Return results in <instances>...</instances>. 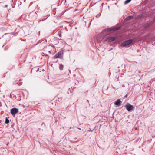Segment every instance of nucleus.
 I'll list each match as a JSON object with an SVG mask.
<instances>
[{
	"label": "nucleus",
	"mask_w": 155,
	"mask_h": 155,
	"mask_svg": "<svg viewBox=\"0 0 155 155\" xmlns=\"http://www.w3.org/2000/svg\"><path fill=\"white\" fill-rule=\"evenodd\" d=\"M64 51L61 50L57 53L54 57V59H56L59 58L61 59H63V58Z\"/></svg>",
	"instance_id": "f257e3e1"
},
{
	"label": "nucleus",
	"mask_w": 155,
	"mask_h": 155,
	"mask_svg": "<svg viewBox=\"0 0 155 155\" xmlns=\"http://www.w3.org/2000/svg\"><path fill=\"white\" fill-rule=\"evenodd\" d=\"M133 40L130 39L128 40L125 41L120 44L121 47H125L128 46L131 44L133 42Z\"/></svg>",
	"instance_id": "f03ea898"
},
{
	"label": "nucleus",
	"mask_w": 155,
	"mask_h": 155,
	"mask_svg": "<svg viewBox=\"0 0 155 155\" xmlns=\"http://www.w3.org/2000/svg\"><path fill=\"white\" fill-rule=\"evenodd\" d=\"M125 107L129 112H131L134 109V107L130 104L127 103L125 106Z\"/></svg>",
	"instance_id": "7ed1b4c3"
},
{
	"label": "nucleus",
	"mask_w": 155,
	"mask_h": 155,
	"mask_svg": "<svg viewBox=\"0 0 155 155\" xmlns=\"http://www.w3.org/2000/svg\"><path fill=\"white\" fill-rule=\"evenodd\" d=\"M18 112V110L16 108H13L10 110V113L12 115H15Z\"/></svg>",
	"instance_id": "20e7f679"
},
{
	"label": "nucleus",
	"mask_w": 155,
	"mask_h": 155,
	"mask_svg": "<svg viewBox=\"0 0 155 155\" xmlns=\"http://www.w3.org/2000/svg\"><path fill=\"white\" fill-rule=\"evenodd\" d=\"M121 101L120 99H117L114 103V104L118 106H120L121 104Z\"/></svg>",
	"instance_id": "39448f33"
},
{
	"label": "nucleus",
	"mask_w": 155,
	"mask_h": 155,
	"mask_svg": "<svg viewBox=\"0 0 155 155\" xmlns=\"http://www.w3.org/2000/svg\"><path fill=\"white\" fill-rule=\"evenodd\" d=\"M118 29V28H116L115 30H117ZM115 30V29L114 28H107L105 30V31L107 32H111Z\"/></svg>",
	"instance_id": "423d86ee"
},
{
	"label": "nucleus",
	"mask_w": 155,
	"mask_h": 155,
	"mask_svg": "<svg viewBox=\"0 0 155 155\" xmlns=\"http://www.w3.org/2000/svg\"><path fill=\"white\" fill-rule=\"evenodd\" d=\"M115 39V38L113 37H110L107 39V41L109 42L112 41H114Z\"/></svg>",
	"instance_id": "0eeeda50"
},
{
	"label": "nucleus",
	"mask_w": 155,
	"mask_h": 155,
	"mask_svg": "<svg viewBox=\"0 0 155 155\" xmlns=\"http://www.w3.org/2000/svg\"><path fill=\"white\" fill-rule=\"evenodd\" d=\"M59 67L60 70H63V66L61 64H59Z\"/></svg>",
	"instance_id": "6e6552de"
},
{
	"label": "nucleus",
	"mask_w": 155,
	"mask_h": 155,
	"mask_svg": "<svg viewBox=\"0 0 155 155\" xmlns=\"http://www.w3.org/2000/svg\"><path fill=\"white\" fill-rule=\"evenodd\" d=\"M133 18V16H129L127 17L126 18V19L127 20H130V19H132Z\"/></svg>",
	"instance_id": "1a4fd4ad"
},
{
	"label": "nucleus",
	"mask_w": 155,
	"mask_h": 155,
	"mask_svg": "<svg viewBox=\"0 0 155 155\" xmlns=\"http://www.w3.org/2000/svg\"><path fill=\"white\" fill-rule=\"evenodd\" d=\"M131 0H126L124 2V4H126L129 3Z\"/></svg>",
	"instance_id": "9d476101"
},
{
	"label": "nucleus",
	"mask_w": 155,
	"mask_h": 155,
	"mask_svg": "<svg viewBox=\"0 0 155 155\" xmlns=\"http://www.w3.org/2000/svg\"><path fill=\"white\" fill-rule=\"evenodd\" d=\"M9 122V120L7 118L5 119V123L8 124Z\"/></svg>",
	"instance_id": "9b49d317"
},
{
	"label": "nucleus",
	"mask_w": 155,
	"mask_h": 155,
	"mask_svg": "<svg viewBox=\"0 0 155 155\" xmlns=\"http://www.w3.org/2000/svg\"><path fill=\"white\" fill-rule=\"evenodd\" d=\"M58 34L60 36H61V31H58Z\"/></svg>",
	"instance_id": "f8f14e48"
},
{
	"label": "nucleus",
	"mask_w": 155,
	"mask_h": 155,
	"mask_svg": "<svg viewBox=\"0 0 155 155\" xmlns=\"http://www.w3.org/2000/svg\"><path fill=\"white\" fill-rule=\"evenodd\" d=\"M50 47H51V48H52V47L51 45H49L48 47V48H50Z\"/></svg>",
	"instance_id": "ddd939ff"
},
{
	"label": "nucleus",
	"mask_w": 155,
	"mask_h": 155,
	"mask_svg": "<svg viewBox=\"0 0 155 155\" xmlns=\"http://www.w3.org/2000/svg\"><path fill=\"white\" fill-rule=\"evenodd\" d=\"M48 52L50 54L51 53V51H48Z\"/></svg>",
	"instance_id": "4468645a"
},
{
	"label": "nucleus",
	"mask_w": 155,
	"mask_h": 155,
	"mask_svg": "<svg viewBox=\"0 0 155 155\" xmlns=\"http://www.w3.org/2000/svg\"><path fill=\"white\" fill-rule=\"evenodd\" d=\"M43 124H45L44 123V122H43L41 124V125H43Z\"/></svg>",
	"instance_id": "2eb2a0df"
},
{
	"label": "nucleus",
	"mask_w": 155,
	"mask_h": 155,
	"mask_svg": "<svg viewBox=\"0 0 155 155\" xmlns=\"http://www.w3.org/2000/svg\"><path fill=\"white\" fill-rule=\"evenodd\" d=\"M127 95L125 96V97H127Z\"/></svg>",
	"instance_id": "dca6fc26"
},
{
	"label": "nucleus",
	"mask_w": 155,
	"mask_h": 155,
	"mask_svg": "<svg viewBox=\"0 0 155 155\" xmlns=\"http://www.w3.org/2000/svg\"><path fill=\"white\" fill-rule=\"evenodd\" d=\"M144 27H146V26H145V25H144Z\"/></svg>",
	"instance_id": "f3484780"
},
{
	"label": "nucleus",
	"mask_w": 155,
	"mask_h": 155,
	"mask_svg": "<svg viewBox=\"0 0 155 155\" xmlns=\"http://www.w3.org/2000/svg\"><path fill=\"white\" fill-rule=\"evenodd\" d=\"M5 6H6V7H7V5H5Z\"/></svg>",
	"instance_id": "a211bd4d"
},
{
	"label": "nucleus",
	"mask_w": 155,
	"mask_h": 155,
	"mask_svg": "<svg viewBox=\"0 0 155 155\" xmlns=\"http://www.w3.org/2000/svg\"><path fill=\"white\" fill-rule=\"evenodd\" d=\"M154 20H155V17L154 18Z\"/></svg>",
	"instance_id": "6ab92c4d"
},
{
	"label": "nucleus",
	"mask_w": 155,
	"mask_h": 155,
	"mask_svg": "<svg viewBox=\"0 0 155 155\" xmlns=\"http://www.w3.org/2000/svg\"><path fill=\"white\" fill-rule=\"evenodd\" d=\"M78 129H80V130H81V129L80 128H78Z\"/></svg>",
	"instance_id": "aec40b11"
}]
</instances>
